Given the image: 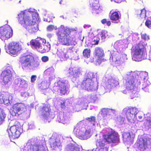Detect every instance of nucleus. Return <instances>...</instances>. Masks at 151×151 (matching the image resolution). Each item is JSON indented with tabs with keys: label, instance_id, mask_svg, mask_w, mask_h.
Returning a JSON list of instances; mask_svg holds the SVG:
<instances>
[{
	"label": "nucleus",
	"instance_id": "nucleus-1",
	"mask_svg": "<svg viewBox=\"0 0 151 151\" xmlns=\"http://www.w3.org/2000/svg\"><path fill=\"white\" fill-rule=\"evenodd\" d=\"M37 14L36 13H33L31 17L26 13L22 12L18 15V22L22 26L32 33L37 32L38 30V25L37 23Z\"/></svg>",
	"mask_w": 151,
	"mask_h": 151
},
{
	"label": "nucleus",
	"instance_id": "nucleus-2",
	"mask_svg": "<svg viewBox=\"0 0 151 151\" xmlns=\"http://www.w3.org/2000/svg\"><path fill=\"white\" fill-rule=\"evenodd\" d=\"M76 29H70L61 25L56 32L58 41L62 45L69 46L75 45L76 43L75 36H70L71 32L76 31Z\"/></svg>",
	"mask_w": 151,
	"mask_h": 151
},
{
	"label": "nucleus",
	"instance_id": "nucleus-3",
	"mask_svg": "<svg viewBox=\"0 0 151 151\" xmlns=\"http://www.w3.org/2000/svg\"><path fill=\"white\" fill-rule=\"evenodd\" d=\"M145 75H147V74L142 73H139L138 72H131L127 74V79L124 84V86L127 90L128 91H132L135 87L136 79L139 78V76L141 79L145 80L146 79Z\"/></svg>",
	"mask_w": 151,
	"mask_h": 151
},
{
	"label": "nucleus",
	"instance_id": "nucleus-4",
	"mask_svg": "<svg viewBox=\"0 0 151 151\" xmlns=\"http://www.w3.org/2000/svg\"><path fill=\"white\" fill-rule=\"evenodd\" d=\"M145 49L142 43H139L133 46L131 49L132 59L135 61H139L143 57Z\"/></svg>",
	"mask_w": 151,
	"mask_h": 151
},
{
	"label": "nucleus",
	"instance_id": "nucleus-5",
	"mask_svg": "<svg viewBox=\"0 0 151 151\" xmlns=\"http://www.w3.org/2000/svg\"><path fill=\"white\" fill-rule=\"evenodd\" d=\"M22 125L19 122L15 121L14 125L10 128L7 129L6 131L8 133L9 137L15 139L19 137L22 132Z\"/></svg>",
	"mask_w": 151,
	"mask_h": 151
},
{
	"label": "nucleus",
	"instance_id": "nucleus-6",
	"mask_svg": "<svg viewBox=\"0 0 151 151\" xmlns=\"http://www.w3.org/2000/svg\"><path fill=\"white\" fill-rule=\"evenodd\" d=\"M102 137L105 142L108 144L118 143L120 142L118 133L114 130L107 134H103Z\"/></svg>",
	"mask_w": 151,
	"mask_h": 151
},
{
	"label": "nucleus",
	"instance_id": "nucleus-7",
	"mask_svg": "<svg viewBox=\"0 0 151 151\" xmlns=\"http://www.w3.org/2000/svg\"><path fill=\"white\" fill-rule=\"evenodd\" d=\"M128 121L131 123L135 122L136 115L139 112L137 109L135 107H127L123 110Z\"/></svg>",
	"mask_w": 151,
	"mask_h": 151
},
{
	"label": "nucleus",
	"instance_id": "nucleus-8",
	"mask_svg": "<svg viewBox=\"0 0 151 151\" xmlns=\"http://www.w3.org/2000/svg\"><path fill=\"white\" fill-rule=\"evenodd\" d=\"M27 109V107L24 104L17 103L13 105L11 113L13 116H19L24 113Z\"/></svg>",
	"mask_w": 151,
	"mask_h": 151
},
{
	"label": "nucleus",
	"instance_id": "nucleus-9",
	"mask_svg": "<svg viewBox=\"0 0 151 151\" xmlns=\"http://www.w3.org/2000/svg\"><path fill=\"white\" fill-rule=\"evenodd\" d=\"M34 60V58L33 56L27 55L21 56L19 58V61L23 69L31 67Z\"/></svg>",
	"mask_w": 151,
	"mask_h": 151
},
{
	"label": "nucleus",
	"instance_id": "nucleus-10",
	"mask_svg": "<svg viewBox=\"0 0 151 151\" xmlns=\"http://www.w3.org/2000/svg\"><path fill=\"white\" fill-rule=\"evenodd\" d=\"M73 52L72 49H66L65 48L60 49L57 52V55L61 61L66 60L71 56Z\"/></svg>",
	"mask_w": 151,
	"mask_h": 151
},
{
	"label": "nucleus",
	"instance_id": "nucleus-11",
	"mask_svg": "<svg viewBox=\"0 0 151 151\" xmlns=\"http://www.w3.org/2000/svg\"><path fill=\"white\" fill-rule=\"evenodd\" d=\"M12 30L9 26H4L0 28V38L7 40L12 35Z\"/></svg>",
	"mask_w": 151,
	"mask_h": 151
},
{
	"label": "nucleus",
	"instance_id": "nucleus-12",
	"mask_svg": "<svg viewBox=\"0 0 151 151\" xmlns=\"http://www.w3.org/2000/svg\"><path fill=\"white\" fill-rule=\"evenodd\" d=\"M150 144L149 139L146 138H141L137 140L135 145L138 150L144 151Z\"/></svg>",
	"mask_w": 151,
	"mask_h": 151
},
{
	"label": "nucleus",
	"instance_id": "nucleus-13",
	"mask_svg": "<svg viewBox=\"0 0 151 151\" xmlns=\"http://www.w3.org/2000/svg\"><path fill=\"white\" fill-rule=\"evenodd\" d=\"M93 85V82L92 78L88 77L83 80L80 85V87L82 89L89 91L94 89Z\"/></svg>",
	"mask_w": 151,
	"mask_h": 151
},
{
	"label": "nucleus",
	"instance_id": "nucleus-14",
	"mask_svg": "<svg viewBox=\"0 0 151 151\" xmlns=\"http://www.w3.org/2000/svg\"><path fill=\"white\" fill-rule=\"evenodd\" d=\"M8 49L9 53L14 55H17L21 50L19 44L16 42H12L9 44Z\"/></svg>",
	"mask_w": 151,
	"mask_h": 151
},
{
	"label": "nucleus",
	"instance_id": "nucleus-15",
	"mask_svg": "<svg viewBox=\"0 0 151 151\" xmlns=\"http://www.w3.org/2000/svg\"><path fill=\"white\" fill-rule=\"evenodd\" d=\"M81 72L79 70L76 68H70L68 70V77H70L73 81L76 80L79 76Z\"/></svg>",
	"mask_w": 151,
	"mask_h": 151
},
{
	"label": "nucleus",
	"instance_id": "nucleus-16",
	"mask_svg": "<svg viewBox=\"0 0 151 151\" xmlns=\"http://www.w3.org/2000/svg\"><path fill=\"white\" fill-rule=\"evenodd\" d=\"M1 75L3 78V82L5 84H7L12 79V72L9 69H6L3 71Z\"/></svg>",
	"mask_w": 151,
	"mask_h": 151
},
{
	"label": "nucleus",
	"instance_id": "nucleus-17",
	"mask_svg": "<svg viewBox=\"0 0 151 151\" xmlns=\"http://www.w3.org/2000/svg\"><path fill=\"white\" fill-rule=\"evenodd\" d=\"M57 87L61 95H65L67 91L66 84L63 81L59 80L57 82Z\"/></svg>",
	"mask_w": 151,
	"mask_h": 151
},
{
	"label": "nucleus",
	"instance_id": "nucleus-18",
	"mask_svg": "<svg viewBox=\"0 0 151 151\" xmlns=\"http://www.w3.org/2000/svg\"><path fill=\"white\" fill-rule=\"evenodd\" d=\"M96 149L98 151H108V148L105 147V144L102 139H97L96 141Z\"/></svg>",
	"mask_w": 151,
	"mask_h": 151
},
{
	"label": "nucleus",
	"instance_id": "nucleus-19",
	"mask_svg": "<svg viewBox=\"0 0 151 151\" xmlns=\"http://www.w3.org/2000/svg\"><path fill=\"white\" fill-rule=\"evenodd\" d=\"M51 109L49 106L45 105L42 107L41 110V116L45 119H47L50 116Z\"/></svg>",
	"mask_w": 151,
	"mask_h": 151
},
{
	"label": "nucleus",
	"instance_id": "nucleus-20",
	"mask_svg": "<svg viewBox=\"0 0 151 151\" xmlns=\"http://www.w3.org/2000/svg\"><path fill=\"white\" fill-rule=\"evenodd\" d=\"M111 58L112 61L115 64H117L119 65L122 64L124 62L123 60L120 56L118 54H113L111 55V57H110V59Z\"/></svg>",
	"mask_w": 151,
	"mask_h": 151
},
{
	"label": "nucleus",
	"instance_id": "nucleus-21",
	"mask_svg": "<svg viewBox=\"0 0 151 151\" xmlns=\"http://www.w3.org/2000/svg\"><path fill=\"white\" fill-rule=\"evenodd\" d=\"M40 40L32 39L30 42V45L33 49H35L39 51L40 47H41Z\"/></svg>",
	"mask_w": 151,
	"mask_h": 151
},
{
	"label": "nucleus",
	"instance_id": "nucleus-22",
	"mask_svg": "<svg viewBox=\"0 0 151 151\" xmlns=\"http://www.w3.org/2000/svg\"><path fill=\"white\" fill-rule=\"evenodd\" d=\"M94 54L99 59L104 56L103 50L100 47H97L95 48Z\"/></svg>",
	"mask_w": 151,
	"mask_h": 151
},
{
	"label": "nucleus",
	"instance_id": "nucleus-23",
	"mask_svg": "<svg viewBox=\"0 0 151 151\" xmlns=\"http://www.w3.org/2000/svg\"><path fill=\"white\" fill-rule=\"evenodd\" d=\"M51 46L48 42H45L40 47L39 52L41 53H44L48 52L50 49Z\"/></svg>",
	"mask_w": 151,
	"mask_h": 151
},
{
	"label": "nucleus",
	"instance_id": "nucleus-24",
	"mask_svg": "<svg viewBox=\"0 0 151 151\" xmlns=\"http://www.w3.org/2000/svg\"><path fill=\"white\" fill-rule=\"evenodd\" d=\"M114 110L109 108H104L101 110V114L104 117L114 113Z\"/></svg>",
	"mask_w": 151,
	"mask_h": 151
},
{
	"label": "nucleus",
	"instance_id": "nucleus-25",
	"mask_svg": "<svg viewBox=\"0 0 151 151\" xmlns=\"http://www.w3.org/2000/svg\"><path fill=\"white\" fill-rule=\"evenodd\" d=\"M10 101L8 97L0 93V104L4 103V104L8 105Z\"/></svg>",
	"mask_w": 151,
	"mask_h": 151
},
{
	"label": "nucleus",
	"instance_id": "nucleus-26",
	"mask_svg": "<svg viewBox=\"0 0 151 151\" xmlns=\"http://www.w3.org/2000/svg\"><path fill=\"white\" fill-rule=\"evenodd\" d=\"M109 17L111 20L113 22L118 20L120 17L118 12L115 11L111 13Z\"/></svg>",
	"mask_w": 151,
	"mask_h": 151
},
{
	"label": "nucleus",
	"instance_id": "nucleus-27",
	"mask_svg": "<svg viewBox=\"0 0 151 151\" xmlns=\"http://www.w3.org/2000/svg\"><path fill=\"white\" fill-rule=\"evenodd\" d=\"M6 114L4 110L0 108V125L2 124L5 121Z\"/></svg>",
	"mask_w": 151,
	"mask_h": 151
},
{
	"label": "nucleus",
	"instance_id": "nucleus-28",
	"mask_svg": "<svg viewBox=\"0 0 151 151\" xmlns=\"http://www.w3.org/2000/svg\"><path fill=\"white\" fill-rule=\"evenodd\" d=\"M40 146L37 144L31 145L28 149V151H45L43 149L41 150Z\"/></svg>",
	"mask_w": 151,
	"mask_h": 151
},
{
	"label": "nucleus",
	"instance_id": "nucleus-29",
	"mask_svg": "<svg viewBox=\"0 0 151 151\" xmlns=\"http://www.w3.org/2000/svg\"><path fill=\"white\" fill-rule=\"evenodd\" d=\"M60 122L63 124L67 123L70 120V117L66 114H64L60 117Z\"/></svg>",
	"mask_w": 151,
	"mask_h": 151
},
{
	"label": "nucleus",
	"instance_id": "nucleus-30",
	"mask_svg": "<svg viewBox=\"0 0 151 151\" xmlns=\"http://www.w3.org/2000/svg\"><path fill=\"white\" fill-rule=\"evenodd\" d=\"M122 138L124 141L128 142L131 139V136L129 133L124 132L122 134Z\"/></svg>",
	"mask_w": 151,
	"mask_h": 151
},
{
	"label": "nucleus",
	"instance_id": "nucleus-31",
	"mask_svg": "<svg viewBox=\"0 0 151 151\" xmlns=\"http://www.w3.org/2000/svg\"><path fill=\"white\" fill-rule=\"evenodd\" d=\"M91 50L89 49L86 48L84 49L83 52V55L84 58H88L90 55Z\"/></svg>",
	"mask_w": 151,
	"mask_h": 151
},
{
	"label": "nucleus",
	"instance_id": "nucleus-32",
	"mask_svg": "<svg viewBox=\"0 0 151 151\" xmlns=\"http://www.w3.org/2000/svg\"><path fill=\"white\" fill-rule=\"evenodd\" d=\"M138 11H137V17H140L141 18L145 17L146 16V11L145 8L141 10V12H139L138 13Z\"/></svg>",
	"mask_w": 151,
	"mask_h": 151
},
{
	"label": "nucleus",
	"instance_id": "nucleus-33",
	"mask_svg": "<svg viewBox=\"0 0 151 151\" xmlns=\"http://www.w3.org/2000/svg\"><path fill=\"white\" fill-rule=\"evenodd\" d=\"M93 9L94 10H99L100 8V5L99 3L98 0H95L93 1L92 3Z\"/></svg>",
	"mask_w": 151,
	"mask_h": 151
},
{
	"label": "nucleus",
	"instance_id": "nucleus-34",
	"mask_svg": "<svg viewBox=\"0 0 151 151\" xmlns=\"http://www.w3.org/2000/svg\"><path fill=\"white\" fill-rule=\"evenodd\" d=\"M74 132L75 134L79 137H82L84 134L83 132L80 131L79 129H78L77 128V127L74 129Z\"/></svg>",
	"mask_w": 151,
	"mask_h": 151
},
{
	"label": "nucleus",
	"instance_id": "nucleus-35",
	"mask_svg": "<svg viewBox=\"0 0 151 151\" xmlns=\"http://www.w3.org/2000/svg\"><path fill=\"white\" fill-rule=\"evenodd\" d=\"M59 146V143L55 141L53 143H50V147L52 150H55Z\"/></svg>",
	"mask_w": 151,
	"mask_h": 151
},
{
	"label": "nucleus",
	"instance_id": "nucleus-36",
	"mask_svg": "<svg viewBox=\"0 0 151 151\" xmlns=\"http://www.w3.org/2000/svg\"><path fill=\"white\" fill-rule=\"evenodd\" d=\"M144 124L145 126L147 127L148 129H151V119H147L144 122Z\"/></svg>",
	"mask_w": 151,
	"mask_h": 151
},
{
	"label": "nucleus",
	"instance_id": "nucleus-37",
	"mask_svg": "<svg viewBox=\"0 0 151 151\" xmlns=\"http://www.w3.org/2000/svg\"><path fill=\"white\" fill-rule=\"evenodd\" d=\"M100 38L99 37L97 36H95L92 39V42L93 43V45H96L98 44Z\"/></svg>",
	"mask_w": 151,
	"mask_h": 151
},
{
	"label": "nucleus",
	"instance_id": "nucleus-38",
	"mask_svg": "<svg viewBox=\"0 0 151 151\" xmlns=\"http://www.w3.org/2000/svg\"><path fill=\"white\" fill-rule=\"evenodd\" d=\"M20 85L22 87H25L27 86L28 84L27 81L24 80H21L20 82Z\"/></svg>",
	"mask_w": 151,
	"mask_h": 151
},
{
	"label": "nucleus",
	"instance_id": "nucleus-39",
	"mask_svg": "<svg viewBox=\"0 0 151 151\" xmlns=\"http://www.w3.org/2000/svg\"><path fill=\"white\" fill-rule=\"evenodd\" d=\"M101 22L103 24H106V25L108 26H110L111 24V22L109 21H107L106 19H102L101 21Z\"/></svg>",
	"mask_w": 151,
	"mask_h": 151
},
{
	"label": "nucleus",
	"instance_id": "nucleus-40",
	"mask_svg": "<svg viewBox=\"0 0 151 151\" xmlns=\"http://www.w3.org/2000/svg\"><path fill=\"white\" fill-rule=\"evenodd\" d=\"M145 25L149 29H151V18L150 20H147L145 22Z\"/></svg>",
	"mask_w": 151,
	"mask_h": 151
},
{
	"label": "nucleus",
	"instance_id": "nucleus-41",
	"mask_svg": "<svg viewBox=\"0 0 151 151\" xmlns=\"http://www.w3.org/2000/svg\"><path fill=\"white\" fill-rule=\"evenodd\" d=\"M86 120L89 122H95L96 121V117L94 116H91L90 117H88L86 118Z\"/></svg>",
	"mask_w": 151,
	"mask_h": 151
},
{
	"label": "nucleus",
	"instance_id": "nucleus-42",
	"mask_svg": "<svg viewBox=\"0 0 151 151\" xmlns=\"http://www.w3.org/2000/svg\"><path fill=\"white\" fill-rule=\"evenodd\" d=\"M68 151H79V149L74 146H71L68 148Z\"/></svg>",
	"mask_w": 151,
	"mask_h": 151
},
{
	"label": "nucleus",
	"instance_id": "nucleus-43",
	"mask_svg": "<svg viewBox=\"0 0 151 151\" xmlns=\"http://www.w3.org/2000/svg\"><path fill=\"white\" fill-rule=\"evenodd\" d=\"M106 33L104 31H102L101 32L100 35L102 40L105 39L106 38Z\"/></svg>",
	"mask_w": 151,
	"mask_h": 151
},
{
	"label": "nucleus",
	"instance_id": "nucleus-44",
	"mask_svg": "<svg viewBox=\"0 0 151 151\" xmlns=\"http://www.w3.org/2000/svg\"><path fill=\"white\" fill-rule=\"evenodd\" d=\"M141 37L145 40H147L149 39V36L145 33L142 34Z\"/></svg>",
	"mask_w": 151,
	"mask_h": 151
},
{
	"label": "nucleus",
	"instance_id": "nucleus-45",
	"mask_svg": "<svg viewBox=\"0 0 151 151\" xmlns=\"http://www.w3.org/2000/svg\"><path fill=\"white\" fill-rule=\"evenodd\" d=\"M83 27L87 31H91L92 29L91 26L89 24H85Z\"/></svg>",
	"mask_w": 151,
	"mask_h": 151
},
{
	"label": "nucleus",
	"instance_id": "nucleus-46",
	"mask_svg": "<svg viewBox=\"0 0 151 151\" xmlns=\"http://www.w3.org/2000/svg\"><path fill=\"white\" fill-rule=\"evenodd\" d=\"M41 60L43 62H46L49 60V58L47 56H43L41 58Z\"/></svg>",
	"mask_w": 151,
	"mask_h": 151
},
{
	"label": "nucleus",
	"instance_id": "nucleus-47",
	"mask_svg": "<svg viewBox=\"0 0 151 151\" xmlns=\"http://www.w3.org/2000/svg\"><path fill=\"white\" fill-rule=\"evenodd\" d=\"M37 76L35 75H32L31 78V82L34 83L35 82L37 79Z\"/></svg>",
	"mask_w": 151,
	"mask_h": 151
},
{
	"label": "nucleus",
	"instance_id": "nucleus-48",
	"mask_svg": "<svg viewBox=\"0 0 151 151\" xmlns=\"http://www.w3.org/2000/svg\"><path fill=\"white\" fill-rule=\"evenodd\" d=\"M54 29V26L52 25H50L47 26V30L48 31H51Z\"/></svg>",
	"mask_w": 151,
	"mask_h": 151
},
{
	"label": "nucleus",
	"instance_id": "nucleus-49",
	"mask_svg": "<svg viewBox=\"0 0 151 151\" xmlns=\"http://www.w3.org/2000/svg\"><path fill=\"white\" fill-rule=\"evenodd\" d=\"M35 60H37L36 62V66H38L40 65V60L39 59L38 57H37L35 58Z\"/></svg>",
	"mask_w": 151,
	"mask_h": 151
},
{
	"label": "nucleus",
	"instance_id": "nucleus-50",
	"mask_svg": "<svg viewBox=\"0 0 151 151\" xmlns=\"http://www.w3.org/2000/svg\"><path fill=\"white\" fill-rule=\"evenodd\" d=\"M142 89L145 90V91H147L148 90V89L147 88V86H145V87H142Z\"/></svg>",
	"mask_w": 151,
	"mask_h": 151
},
{
	"label": "nucleus",
	"instance_id": "nucleus-51",
	"mask_svg": "<svg viewBox=\"0 0 151 151\" xmlns=\"http://www.w3.org/2000/svg\"><path fill=\"white\" fill-rule=\"evenodd\" d=\"M27 94L26 92H22L21 93V96H22L25 97H26V95Z\"/></svg>",
	"mask_w": 151,
	"mask_h": 151
},
{
	"label": "nucleus",
	"instance_id": "nucleus-52",
	"mask_svg": "<svg viewBox=\"0 0 151 151\" xmlns=\"http://www.w3.org/2000/svg\"><path fill=\"white\" fill-rule=\"evenodd\" d=\"M142 116H138V118L139 120V121H140V120H141V119L142 118Z\"/></svg>",
	"mask_w": 151,
	"mask_h": 151
},
{
	"label": "nucleus",
	"instance_id": "nucleus-53",
	"mask_svg": "<svg viewBox=\"0 0 151 151\" xmlns=\"http://www.w3.org/2000/svg\"><path fill=\"white\" fill-rule=\"evenodd\" d=\"M61 106H62V107H64L65 106V103H63L62 104Z\"/></svg>",
	"mask_w": 151,
	"mask_h": 151
},
{
	"label": "nucleus",
	"instance_id": "nucleus-54",
	"mask_svg": "<svg viewBox=\"0 0 151 151\" xmlns=\"http://www.w3.org/2000/svg\"><path fill=\"white\" fill-rule=\"evenodd\" d=\"M150 60H151V47H150Z\"/></svg>",
	"mask_w": 151,
	"mask_h": 151
},
{
	"label": "nucleus",
	"instance_id": "nucleus-55",
	"mask_svg": "<svg viewBox=\"0 0 151 151\" xmlns=\"http://www.w3.org/2000/svg\"><path fill=\"white\" fill-rule=\"evenodd\" d=\"M63 1L62 0H61L60 2V4H62V2H63Z\"/></svg>",
	"mask_w": 151,
	"mask_h": 151
},
{
	"label": "nucleus",
	"instance_id": "nucleus-56",
	"mask_svg": "<svg viewBox=\"0 0 151 151\" xmlns=\"http://www.w3.org/2000/svg\"><path fill=\"white\" fill-rule=\"evenodd\" d=\"M146 83L145 82H144V85H145V86L146 85Z\"/></svg>",
	"mask_w": 151,
	"mask_h": 151
},
{
	"label": "nucleus",
	"instance_id": "nucleus-57",
	"mask_svg": "<svg viewBox=\"0 0 151 151\" xmlns=\"http://www.w3.org/2000/svg\"><path fill=\"white\" fill-rule=\"evenodd\" d=\"M124 91V93H125V92H126V91H125V90L124 91Z\"/></svg>",
	"mask_w": 151,
	"mask_h": 151
}]
</instances>
